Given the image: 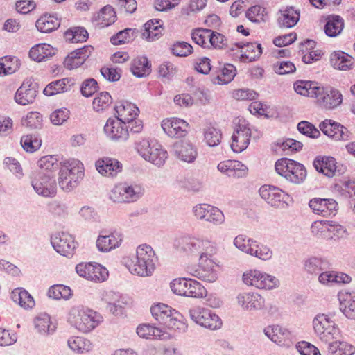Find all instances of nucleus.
<instances>
[{
  "label": "nucleus",
  "mask_w": 355,
  "mask_h": 355,
  "mask_svg": "<svg viewBox=\"0 0 355 355\" xmlns=\"http://www.w3.org/2000/svg\"><path fill=\"white\" fill-rule=\"evenodd\" d=\"M158 257L153 248L148 244H141L136 249V255L126 267L129 271L140 277H150L155 270Z\"/></svg>",
  "instance_id": "f257e3e1"
},
{
  "label": "nucleus",
  "mask_w": 355,
  "mask_h": 355,
  "mask_svg": "<svg viewBox=\"0 0 355 355\" xmlns=\"http://www.w3.org/2000/svg\"><path fill=\"white\" fill-rule=\"evenodd\" d=\"M176 246L187 255L198 257L201 262L212 258L217 251L215 243L208 239L191 236L179 239Z\"/></svg>",
  "instance_id": "f03ea898"
},
{
  "label": "nucleus",
  "mask_w": 355,
  "mask_h": 355,
  "mask_svg": "<svg viewBox=\"0 0 355 355\" xmlns=\"http://www.w3.org/2000/svg\"><path fill=\"white\" fill-rule=\"evenodd\" d=\"M68 320L79 331L87 334L98 327L103 318L97 311L83 306H73L69 313Z\"/></svg>",
  "instance_id": "7ed1b4c3"
},
{
  "label": "nucleus",
  "mask_w": 355,
  "mask_h": 355,
  "mask_svg": "<svg viewBox=\"0 0 355 355\" xmlns=\"http://www.w3.org/2000/svg\"><path fill=\"white\" fill-rule=\"evenodd\" d=\"M84 177V166L76 159L63 162L59 171L58 184L62 190L69 192L75 189Z\"/></svg>",
  "instance_id": "20e7f679"
},
{
  "label": "nucleus",
  "mask_w": 355,
  "mask_h": 355,
  "mask_svg": "<svg viewBox=\"0 0 355 355\" xmlns=\"http://www.w3.org/2000/svg\"><path fill=\"white\" fill-rule=\"evenodd\" d=\"M137 153L146 161L161 167L168 158V152L155 139H141L135 143Z\"/></svg>",
  "instance_id": "39448f33"
},
{
  "label": "nucleus",
  "mask_w": 355,
  "mask_h": 355,
  "mask_svg": "<svg viewBox=\"0 0 355 355\" xmlns=\"http://www.w3.org/2000/svg\"><path fill=\"white\" fill-rule=\"evenodd\" d=\"M144 193V189L141 184L121 182L110 190L109 198L115 203H132L140 199Z\"/></svg>",
  "instance_id": "423d86ee"
},
{
  "label": "nucleus",
  "mask_w": 355,
  "mask_h": 355,
  "mask_svg": "<svg viewBox=\"0 0 355 355\" xmlns=\"http://www.w3.org/2000/svg\"><path fill=\"white\" fill-rule=\"evenodd\" d=\"M275 167L278 174L295 184L302 182L306 177L304 165L288 158L278 159Z\"/></svg>",
  "instance_id": "0eeeda50"
},
{
  "label": "nucleus",
  "mask_w": 355,
  "mask_h": 355,
  "mask_svg": "<svg viewBox=\"0 0 355 355\" xmlns=\"http://www.w3.org/2000/svg\"><path fill=\"white\" fill-rule=\"evenodd\" d=\"M153 317L160 324L171 329H184L185 326L178 320L180 313L165 304L159 303L151 306Z\"/></svg>",
  "instance_id": "6e6552de"
},
{
  "label": "nucleus",
  "mask_w": 355,
  "mask_h": 355,
  "mask_svg": "<svg viewBox=\"0 0 355 355\" xmlns=\"http://www.w3.org/2000/svg\"><path fill=\"white\" fill-rule=\"evenodd\" d=\"M312 324L315 334L325 343L336 338L340 333L338 326L328 314H317L313 320Z\"/></svg>",
  "instance_id": "1a4fd4ad"
},
{
  "label": "nucleus",
  "mask_w": 355,
  "mask_h": 355,
  "mask_svg": "<svg viewBox=\"0 0 355 355\" xmlns=\"http://www.w3.org/2000/svg\"><path fill=\"white\" fill-rule=\"evenodd\" d=\"M243 281L246 285L259 289L272 290L279 286V281L276 277L259 270H251L243 273Z\"/></svg>",
  "instance_id": "9d476101"
},
{
  "label": "nucleus",
  "mask_w": 355,
  "mask_h": 355,
  "mask_svg": "<svg viewBox=\"0 0 355 355\" xmlns=\"http://www.w3.org/2000/svg\"><path fill=\"white\" fill-rule=\"evenodd\" d=\"M31 186L35 193L44 198H53L57 194L55 178L43 173L35 172L31 178Z\"/></svg>",
  "instance_id": "9b49d317"
},
{
  "label": "nucleus",
  "mask_w": 355,
  "mask_h": 355,
  "mask_svg": "<svg viewBox=\"0 0 355 355\" xmlns=\"http://www.w3.org/2000/svg\"><path fill=\"white\" fill-rule=\"evenodd\" d=\"M189 315L196 324L211 330L220 329L222 326L220 318L211 310L204 307L196 306L191 309Z\"/></svg>",
  "instance_id": "f8f14e48"
},
{
  "label": "nucleus",
  "mask_w": 355,
  "mask_h": 355,
  "mask_svg": "<svg viewBox=\"0 0 355 355\" xmlns=\"http://www.w3.org/2000/svg\"><path fill=\"white\" fill-rule=\"evenodd\" d=\"M251 137L250 124L243 119H239L232 136L231 148L234 153H241L247 148Z\"/></svg>",
  "instance_id": "ddd939ff"
},
{
  "label": "nucleus",
  "mask_w": 355,
  "mask_h": 355,
  "mask_svg": "<svg viewBox=\"0 0 355 355\" xmlns=\"http://www.w3.org/2000/svg\"><path fill=\"white\" fill-rule=\"evenodd\" d=\"M195 217L214 225H222L225 222V216L218 207L209 204H198L193 207Z\"/></svg>",
  "instance_id": "4468645a"
},
{
  "label": "nucleus",
  "mask_w": 355,
  "mask_h": 355,
  "mask_svg": "<svg viewBox=\"0 0 355 355\" xmlns=\"http://www.w3.org/2000/svg\"><path fill=\"white\" fill-rule=\"evenodd\" d=\"M51 243L58 253L68 258L73 255L77 247L73 236L64 232L53 234L51 238Z\"/></svg>",
  "instance_id": "2eb2a0df"
},
{
  "label": "nucleus",
  "mask_w": 355,
  "mask_h": 355,
  "mask_svg": "<svg viewBox=\"0 0 355 355\" xmlns=\"http://www.w3.org/2000/svg\"><path fill=\"white\" fill-rule=\"evenodd\" d=\"M77 274L94 282H103L108 277V270L97 263H80L76 267Z\"/></svg>",
  "instance_id": "dca6fc26"
},
{
  "label": "nucleus",
  "mask_w": 355,
  "mask_h": 355,
  "mask_svg": "<svg viewBox=\"0 0 355 355\" xmlns=\"http://www.w3.org/2000/svg\"><path fill=\"white\" fill-rule=\"evenodd\" d=\"M187 272L205 282H214L218 279V272L211 258L199 261L198 265L188 266Z\"/></svg>",
  "instance_id": "f3484780"
},
{
  "label": "nucleus",
  "mask_w": 355,
  "mask_h": 355,
  "mask_svg": "<svg viewBox=\"0 0 355 355\" xmlns=\"http://www.w3.org/2000/svg\"><path fill=\"white\" fill-rule=\"evenodd\" d=\"M101 299L106 304V310L114 315L123 314L125 307L128 304L125 296L112 291H103Z\"/></svg>",
  "instance_id": "a211bd4d"
},
{
  "label": "nucleus",
  "mask_w": 355,
  "mask_h": 355,
  "mask_svg": "<svg viewBox=\"0 0 355 355\" xmlns=\"http://www.w3.org/2000/svg\"><path fill=\"white\" fill-rule=\"evenodd\" d=\"M315 98L320 106L326 110H333L340 105L343 101V96L338 90L331 87L320 85Z\"/></svg>",
  "instance_id": "6ab92c4d"
},
{
  "label": "nucleus",
  "mask_w": 355,
  "mask_h": 355,
  "mask_svg": "<svg viewBox=\"0 0 355 355\" xmlns=\"http://www.w3.org/2000/svg\"><path fill=\"white\" fill-rule=\"evenodd\" d=\"M309 207L313 214L322 217L334 216L338 209V204L333 198H313L309 200Z\"/></svg>",
  "instance_id": "aec40b11"
},
{
  "label": "nucleus",
  "mask_w": 355,
  "mask_h": 355,
  "mask_svg": "<svg viewBox=\"0 0 355 355\" xmlns=\"http://www.w3.org/2000/svg\"><path fill=\"white\" fill-rule=\"evenodd\" d=\"M238 305L246 311H260L265 307V299L256 292H242L237 295Z\"/></svg>",
  "instance_id": "412c9836"
},
{
  "label": "nucleus",
  "mask_w": 355,
  "mask_h": 355,
  "mask_svg": "<svg viewBox=\"0 0 355 355\" xmlns=\"http://www.w3.org/2000/svg\"><path fill=\"white\" fill-rule=\"evenodd\" d=\"M313 165L317 171L329 178L341 175L345 171L343 165L338 164L333 157H318L314 159Z\"/></svg>",
  "instance_id": "4be33fe9"
},
{
  "label": "nucleus",
  "mask_w": 355,
  "mask_h": 355,
  "mask_svg": "<svg viewBox=\"0 0 355 355\" xmlns=\"http://www.w3.org/2000/svg\"><path fill=\"white\" fill-rule=\"evenodd\" d=\"M123 234L114 230L107 234L101 232L97 237L96 246L101 252H109L119 248L123 241Z\"/></svg>",
  "instance_id": "5701e85b"
},
{
  "label": "nucleus",
  "mask_w": 355,
  "mask_h": 355,
  "mask_svg": "<svg viewBox=\"0 0 355 355\" xmlns=\"http://www.w3.org/2000/svg\"><path fill=\"white\" fill-rule=\"evenodd\" d=\"M103 129L107 137L114 141H124L129 137L126 123L117 119H108Z\"/></svg>",
  "instance_id": "b1692460"
},
{
  "label": "nucleus",
  "mask_w": 355,
  "mask_h": 355,
  "mask_svg": "<svg viewBox=\"0 0 355 355\" xmlns=\"http://www.w3.org/2000/svg\"><path fill=\"white\" fill-rule=\"evenodd\" d=\"M37 94V84L31 79L25 80L15 95L16 103L22 105L34 102Z\"/></svg>",
  "instance_id": "393cba45"
},
{
  "label": "nucleus",
  "mask_w": 355,
  "mask_h": 355,
  "mask_svg": "<svg viewBox=\"0 0 355 355\" xmlns=\"http://www.w3.org/2000/svg\"><path fill=\"white\" fill-rule=\"evenodd\" d=\"M161 125L164 132L172 138L183 137L188 133V123L179 118L166 119Z\"/></svg>",
  "instance_id": "a878e982"
},
{
  "label": "nucleus",
  "mask_w": 355,
  "mask_h": 355,
  "mask_svg": "<svg viewBox=\"0 0 355 355\" xmlns=\"http://www.w3.org/2000/svg\"><path fill=\"white\" fill-rule=\"evenodd\" d=\"M259 193L261 198L272 207L281 206L288 198V195L282 189L272 185L261 186Z\"/></svg>",
  "instance_id": "bb28decb"
},
{
  "label": "nucleus",
  "mask_w": 355,
  "mask_h": 355,
  "mask_svg": "<svg viewBox=\"0 0 355 355\" xmlns=\"http://www.w3.org/2000/svg\"><path fill=\"white\" fill-rule=\"evenodd\" d=\"M320 129L324 135L336 141H345L349 139L350 132L347 128L331 120L327 119L322 121L320 124Z\"/></svg>",
  "instance_id": "cd10ccee"
},
{
  "label": "nucleus",
  "mask_w": 355,
  "mask_h": 355,
  "mask_svg": "<svg viewBox=\"0 0 355 355\" xmlns=\"http://www.w3.org/2000/svg\"><path fill=\"white\" fill-rule=\"evenodd\" d=\"M95 166L98 172L105 177L114 178L122 171V164L117 159L109 157H103L97 159Z\"/></svg>",
  "instance_id": "c85d7f7f"
},
{
  "label": "nucleus",
  "mask_w": 355,
  "mask_h": 355,
  "mask_svg": "<svg viewBox=\"0 0 355 355\" xmlns=\"http://www.w3.org/2000/svg\"><path fill=\"white\" fill-rule=\"evenodd\" d=\"M217 168L230 178H239L247 175L248 168L237 160L227 159L220 162Z\"/></svg>",
  "instance_id": "c756f323"
},
{
  "label": "nucleus",
  "mask_w": 355,
  "mask_h": 355,
  "mask_svg": "<svg viewBox=\"0 0 355 355\" xmlns=\"http://www.w3.org/2000/svg\"><path fill=\"white\" fill-rule=\"evenodd\" d=\"M173 151L178 159L187 163L193 162L198 155L196 148L187 141L176 142L173 146Z\"/></svg>",
  "instance_id": "7c9ffc66"
},
{
  "label": "nucleus",
  "mask_w": 355,
  "mask_h": 355,
  "mask_svg": "<svg viewBox=\"0 0 355 355\" xmlns=\"http://www.w3.org/2000/svg\"><path fill=\"white\" fill-rule=\"evenodd\" d=\"M340 309L350 320H355V292L343 291L338 294Z\"/></svg>",
  "instance_id": "2f4dec72"
},
{
  "label": "nucleus",
  "mask_w": 355,
  "mask_h": 355,
  "mask_svg": "<svg viewBox=\"0 0 355 355\" xmlns=\"http://www.w3.org/2000/svg\"><path fill=\"white\" fill-rule=\"evenodd\" d=\"M62 164L63 162H59L56 155L44 156L37 162L39 169L36 172L43 173L55 178V174L58 169L60 170Z\"/></svg>",
  "instance_id": "473e14b6"
},
{
  "label": "nucleus",
  "mask_w": 355,
  "mask_h": 355,
  "mask_svg": "<svg viewBox=\"0 0 355 355\" xmlns=\"http://www.w3.org/2000/svg\"><path fill=\"white\" fill-rule=\"evenodd\" d=\"M74 84V78H64L48 84L44 88L43 93L46 96H51L58 94L67 92L72 89Z\"/></svg>",
  "instance_id": "72a5a7b5"
},
{
  "label": "nucleus",
  "mask_w": 355,
  "mask_h": 355,
  "mask_svg": "<svg viewBox=\"0 0 355 355\" xmlns=\"http://www.w3.org/2000/svg\"><path fill=\"white\" fill-rule=\"evenodd\" d=\"M90 53V47L85 46L69 53L64 61V65L67 69H73L82 65Z\"/></svg>",
  "instance_id": "f704fd0d"
},
{
  "label": "nucleus",
  "mask_w": 355,
  "mask_h": 355,
  "mask_svg": "<svg viewBox=\"0 0 355 355\" xmlns=\"http://www.w3.org/2000/svg\"><path fill=\"white\" fill-rule=\"evenodd\" d=\"M116 119L125 123L132 121L139 114V108L135 105L128 101L119 102L114 107Z\"/></svg>",
  "instance_id": "c9c22d12"
},
{
  "label": "nucleus",
  "mask_w": 355,
  "mask_h": 355,
  "mask_svg": "<svg viewBox=\"0 0 355 355\" xmlns=\"http://www.w3.org/2000/svg\"><path fill=\"white\" fill-rule=\"evenodd\" d=\"M116 19V12L110 6L103 7L92 17V21L101 28L107 27L114 23Z\"/></svg>",
  "instance_id": "e433bc0d"
},
{
  "label": "nucleus",
  "mask_w": 355,
  "mask_h": 355,
  "mask_svg": "<svg viewBox=\"0 0 355 355\" xmlns=\"http://www.w3.org/2000/svg\"><path fill=\"white\" fill-rule=\"evenodd\" d=\"M239 49L245 48V51L241 55V58L244 62H254L259 58L262 54V47L261 44L237 42L235 43Z\"/></svg>",
  "instance_id": "4c0bfd02"
},
{
  "label": "nucleus",
  "mask_w": 355,
  "mask_h": 355,
  "mask_svg": "<svg viewBox=\"0 0 355 355\" xmlns=\"http://www.w3.org/2000/svg\"><path fill=\"white\" fill-rule=\"evenodd\" d=\"M248 254L261 261H267L272 258L273 251L268 245L254 239V241H251V248Z\"/></svg>",
  "instance_id": "58836bf2"
},
{
  "label": "nucleus",
  "mask_w": 355,
  "mask_h": 355,
  "mask_svg": "<svg viewBox=\"0 0 355 355\" xmlns=\"http://www.w3.org/2000/svg\"><path fill=\"white\" fill-rule=\"evenodd\" d=\"M330 62L334 69L346 71L351 69L353 64V58L345 52L338 51L331 54Z\"/></svg>",
  "instance_id": "ea45409f"
},
{
  "label": "nucleus",
  "mask_w": 355,
  "mask_h": 355,
  "mask_svg": "<svg viewBox=\"0 0 355 355\" xmlns=\"http://www.w3.org/2000/svg\"><path fill=\"white\" fill-rule=\"evenodd\" d=\"M300 11L293 7H288L281 10V15L277 19L280 27L292 28L300 19Z\"/></svg>",
  "instance_id": "a19ab883"
},
{
  "label": "nucleus",
  "mask_w": 355,
  "mask_h": 355,
  "mask_svg": "<svg viewBox=\"0 0 355 355\" xmlns=\"http://www.w3.org/2000/svg\"><path fill=\"white\" fill-rule=\"evenodd\" d=\"M264 334L277 345L284 344L285 340L289 338L290 333L279 325H270L264 328Z\"/></svg>",
  "instance_id": "79ce46f5"
},
{
  "label": "nucleus",
  "mask_w": 355,
  "mask_h": 355,
  "mask_svg": "<svg viewBox=\"0 0 355 355\" xmlns=\"http://www.w3.org/2000/svg\"><path fill=\"white\" fill-rule=\"evenodd\" d=\"M293 87L297 94L311 98H315L316 93L320 90L319 83L309 80H297Z\"/></svg>",
  "instance_id": "37998d69"
},
{
  "label": "nucleus",
  "mask_w": 355,
  "mask_h": 355,
  "mask_svg": "<svg viewBox=\"0 0 355 355\" xmlns=\"http://www.w3.org/2000/svg\"><path fill=\"white\" fill-rule=\"evenodd\" d=\"M13 302L25 309H32L35 306V300L31 295L22 288H17L11 293Z\"/></svg>",
  "instance_id": "c03bdc74"
},
{
  "label": "nucleus",
  "mask_w": 355,
  "mask_h": 355,
  "mask_svg": "<svg viewBox=\"0 0 355 355\" xmlns=\"http://www.w3.org/2000/svg\"><path fill=\"white\" fill-rule=\"evenodd\" d=\"M55 52V49L50 44L43 43L32 47L29 51V56L35 61L42 62L53 55Z\"/></svg>",
  "instance_id": "a18cd8bd"
},
{
  "label": "nucleus",
  "mask_w": 355,
  "mask_h": 355,
  "mask_svg": "<svg viewBox=\"0 0 355 355\" xmlns=\"http://www.w3.org/2000/svg\"><path fill=\"white\" fill-rule=\"evenodd\" d=\"M144 29L142 33V37L150 42L159 37L163 30L162 21L157 19H151L148 21L144 26Z\"/></svg>",
  "instance_id": "49530a36"
},
{
  "label": "nucleus",
  "mask_w": 355,
  "mask_h": 355,
  "mask_svg": "<svg viewBox=\"0 0 355 355\" xmlns=\"http://www.w3.org/2000/svg\"><path fill=\"white\" fill-rule=\"evenodd\" d=\"M60 25V20L54 15H44L36 21L35 26L42 33H50L57 29Z\"/></svg>",
  "instance_id": "de8ad7c7"
},
{
  "label": "nucleus",
  "mask_w": 355,
  "mask_h": 355,
  "mask_svg": "<svg viewBox=\"0 0 355 355\" xmlns=\"http://www.w3.org/2000/svg\"><path fill=\"white\" fill-rule=\"evenodd\" d=\"M151 65L146 57H137L131 63L130 70L134 76L138 78L145 77L150 74Z\"/></svg>",
  "instance_id": "09e8293b"
},
{
  "label": "nucleus",
  "mask_w": 355,
  "mask_h": 355,
  "mask_svg": "<svg viewBox=\"0 0 355 355\" xmlns=\"http://www.w3.org/2000/svg\"><path fill=\"white\" fill-rule=\"evenodd\" d=\"M344 28V20L338 15H331L327 19L324 26V32L329 37H336L342 32Z\"/></svg>",
  "instance_id": "8fccbe9b"
},
{
  "label": "nucleus",
  "mask_w": 355,
  "mask_h": 355,
  "mask_svg": "<svg viewBox=\"0 0 355 355\" xmlns=\"http://www.w3.org/2000/svg\"><path fill=\"white\" fill-rule=\"evenodd\" d=\"M329 355H354L355 347L345 341L331 342L328 346Z\"/></svg>",
  "instance_id": "3c124183"
},
{
  "label": "nucleus",
  "mask_w": 355,
  "mask_h": 355,
  "mask_svg": "<svg viewBox=\"0 0 355 355\" xmlns=\"http://www.w3.org/2000/svg\"><path fill=\"white\" fill-rule=\"evenodd\" d=\"M69 347L75 352L85 353L92 350V345L90 340L81 336L70 337L67 341Z\"/></svg>",
  "instance_id": "603ef678"
},
{
  "label": "nucleus",
  "mask_w": 355,
  "mask_h": 355,
  "mask_svg": "<svg viewBox=\"0 0 355 355\" xmlns=\"http://www.w3.org/2000/svg\"><path fill=\"white\" fill-rule=\"evenodd\" d=\"M305 270L311 275H318L327 267V261L321 257H312L304 261Z\"/></svg>",
  "instance_id": "864d4df0"
},
{
  "label": "nucleus",
  "mask_w": 355,
  "mask_h": 355,
  "mask_svg": "<svg viewBox=\"0 0 355 355\" xmlns=\"http://www.w3.org/2000/svg\"><path fill=\"white\" fill-rule=\"evenodd\" d=\"M137 334L139 337L146 339H162L164 336V332L161 329L157 328L149 324H142L139 325L137 328Z\"/></svg>",
  "instance_id": "5fc2aeb1"
},
{
  "label": "nucleus",
  "mask_w": 355,
  "mask_h": 355,
  "mask_svg": "<svg viewBox=\"0 0 355 355\" xmlns=\"http://www.w3.org/2000/svg\"><path fill=\"white\" fill-rule=\"evenodd\" d=\"M20 65V61L17 57L5 56L0 59V73L4 75L15 73Z\"/></svg>",
  "instance_id": "6e6d98bb"
},
{
  "label": "nucleus",
  "mask_w": 355,
  "mask_h": 355,
  "mask_svg": "<svg viewBox=\"0 0 355 355\" xmlns=\"http://www.w3.org/2000/svg\"><path fill=\"white\" fill-rule=\"evenodd\" d=\"M35 327L41 334H50L54 331L55 326L51 322L50 316L46 313H41L34 321Z\"/></svg>",
  "instance_id": "4d7b16f0"
},
{
  "label": "nucleus",
  "mask_w": 355,
  "mask_h": 355,
  "mask_svg": "<svg viewBox=\"0 0 355 355\" xmlns=\"http://www.w3.org/2000/svg\"><path fill=\"white\" fill-rule=\"evenodd\" d=\"M236 67L231 64H226L223 67L220 74L213 80L215 84L225 85L230 83L236 75Z\"/></svg>",
  "instance_id": "13d9d810"
},
{
  "label": "nucleus",
  "mask_w": 355,
  "mask_h": 355,
  "mask_svg": "<svg viewBox=\"0 0 355 355\" xmlns=\"http://www.w3.org/2000/svg\"><path fill=\"white\" fill-rule=\"evenodd\" d=\"M64 36L67 40L72 43L85 42L88 38V33L83 27H73L67 30Z\"/></svg>",
  "instance_id": "bf43d9fd"
},
{
  "label": "nucleus",
  "mask_w": 355,
  "mask_h": 355,
  "mask_svg": "<svg viewBox=\"0 0 355 355\" xmlns=\"http://www.w3.org/2000/svg\"><path fill=\"white\" fill-rule=\"evenodd\" d=\"M48 295L49 297L55 300H60L62 298L68 300L71 297L72 292L69 286L62 284H56L49 288Z\"/></svg>",
  "instance_id": "052dcab7"
},
{
  "label": "nucleus",
  "mask_w": 355,
  "mask_h": 355,
  "mask_svg": "<svg viewBox=\"0 0 355 355\" xmlns=\"http://www.w3.org/2000/svg\"><path fill=\"white\" fill-rule=\"evenodd\" d=\"M329 223L327 220H317L311 226V233L318 239L329 240Z\"/></svg>",
  "instance_id": "680f3d73"
},
{
  "label": "nucleus",
  "mask_w": 355,
  "mask_h": 355,
  "mask_svg": "<svg viewBox=\"0 0 355 355\" xmlns=\"http://www.w3.org/2000/svg\"><path fill=\"white\" fill-rule=\"evenodd\" d=\"M211 35V30L198 28L192 33L191 37L196 44L203 48H206L209 46V38Z\"/></svg>",
  "instance_id": "e2e57ef3"
},
{
  "label": "nucleus",
  "mask_w": 355,
  "mask_h": 355,
  "mask_svg": "<svg viewBox=\"0 0 355 355\" xmlns=\"http://www.w3.org/2000/svg\"><path fill=\"white\" fill-rule=\"evenodd\" d=\"M207 290L199 282L191 279L185 297L203 298L207 296Z\"/></svg>",
  "instance_id": "0e129e2a"
},
{
  "label": "nucleus",
  "mask_w": 355,
  "mask_h": 355,
  "mask_svg": "<svg viewBox=\"0 0 355 355\" xmlns=\"http://www.w3.org/2000/svg\"><path fill=\"white\" fill-rule=\"evenodd\" d=\"M112 103V97L107 92H101L93 101V108L96 112H102Z\"/></svg>",
  "instance_id": "69168bd1"
},
{
  "label": "nucleus",
  "mask_w": 355,
  "mask_h": 355,
  "mask_svg": "<svg viewBox=\"0 0 355 355\" xmlns=\"http://www.w3.org/2000/svg\"><path fill=\"white\" fill-rule=\"evenodd\" d=\"M205 141L211 147L218 146L222 139V133L220 130L214 127H208L204 132Z\"/></svg>",
  "instance_id": "338daca9"
},
{
  "label": "nucleus",
  "mask_w": 355,
  "mask_h": 355,
  "mask_svg": "<svg viewBox=\"0 0 355 355\" xmlns=\"http://www.w3.org/2000/svg\"><path fill=\"white\" fill-rule=\"evenodd\" d=\"M41 140L33 135H24L21 138V144L23 148L30 153L39 149L41 146Z\"/></svg>",
  "instance_id": "774afa93"
}]
</instances>
